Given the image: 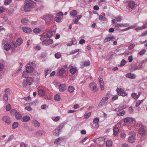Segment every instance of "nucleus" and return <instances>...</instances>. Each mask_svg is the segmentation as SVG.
<instances>
[{
	"label": "nucleus",
	"mask_w": 147,
	"mask_h": 147,
	"mask_svg": "<svg viewBox=\"0 0 147 147\" xmlns=\"http://www.w3.org/2000/svg\"><path fill=\"white\" fill-rule=\"evenodd\" d=\"M135 4L134 2L133 1H130L129 2V7L131 9H133L135 6Z\"/></svg>",
	"instance_id": "a878e982"
},
{
	"label": "nucleus",
	"mask_w": 147,
	"mask_h": 147,
	"mask_svg": "<svg viewBox=\"0 0 147 147\" xmlns=\"http://www.w3.org/2000/svg\"><path fill=\"white\" fill-rule=\"evenodd\" d=\"M76 41V39L75 38H73L71 41V42L69 44V46H71L72 45L74 44V42Z\"/></svg>",
	"instance_id": "49530a36"
},
{
	"label": "nucleus",
	"mask_w": 147,
	"mask_h": 147,
	"mask_svg": "<svg viewBox=\"0 0 147 147\" xmlns=\"http://www.w3.org/2000/svg\"><path fill=\"white\" fill-rule=\"evenodd\" d=\"M60 96L59 94H56L54 96V100L56 101H58L60 100Z\"/></svg>",
	"instance_id": "e433bc0d"
},
{
	"label": "nucleus",
	"mask_w": 147,
	"mask_h": 147,
	"mask_svg": "<svg viewBox=\"0 0 147 147\" xmlns=\"http://www.w3.org/2000/svg\"><path fill=\"white\" fill-rule=\"evenodd\" d=\"M91 114V113L90 112L87 113L86 115H84V118L85 119L88 118Z\"/></svg>",
	"instance_id": "e2e57ef3"
},
{
	"label": "nucleus",
	"mask_w": 147,
	"mask_h": 147,
	"mask_svg": "<svg viewBox=\"0 0 147 147\" xmlns=\"http://www.w3.org/2000/svg\"><path fill=\"white\" fill-rule=\"evenodd\" d=\"M133 110H134L133 109V107L132 106L129 107L128 109V112L130 114H131L133 113Z\"/></svg>",
	"instance_id": "5fc2aeb1"
},
{
	"label": "nucleus",
	"mask_w": 147,
	"mask_h": 147,
	"mask_svg": "<svg viewBox=\"0 0 147 147\" xmlns=\"http://www.w3.org/2000/svg\"><path fill=\"white\" fill-rule=\"evenodd\" d=\"M26 72L23 71L22 74V77L23 78H26L28 77L27 74Z\"/></svg>",
	"instance_id": "13d9d810"
},
{
	"label": "nucleus",
	"mask_w": 147,
	"mask_h": 147,
	"mask_svg": "<svg viewBox=\"0 0 147 147\" xmlns=\"http://www.w3.org/2000/svg\"><path fill=\"white\" fill-rule=\"evenodd\" d=\"M16 118L18 120H19L22 118V116L17 111L16 112L15 115Z\"/></svg>",
	"instance_id": "bb28decb"
},
{
	"label": "nucleus",
	"mask_w": 147,
	"mask_h": 147,
	"mask_svg": "<svg viewBox=\"0 0 147 147\" xmlns=\"http://www.w3.org/2000/svg\"><path fill=\"white\" fill-rule=\"evenodd\" d=\"M36 5V3L32 0H26L24 6L25 12H28Z\"/></svg>",
	"instance_id": "f257e3e1"
},
{
	"label": "nucleus",
	"mask_w": 147,
	"mask_h": 147,
	"mask_svg": "<svg viewBox=\"0 0 147 147\" xmlns=\"http://www.w3.org/2000/svg\"><path fill=\"white\" fill-rule=\"evenodd\" d=\"M126 63V61H125L124 60H122V61H121V63L119 66L120 67L123 66L125 65Z\"/></svg>",
	"instance_id": "09e8293b"
},
{
	"label": "nucleus",
	"mask_w": 147,
	"mask_h": 147,
	"mask_svg": "<svg viewBox=\"0 0 147 147\" xmlns=\"http://www.w3.org/2000/svg\"><path fill=\"white\" fill-rule=\"evenodd\" d=\"M54 33H55V32L51 30H49L47 33V37L49 38L51 37L53 35Z\"/></svg>",
	"instance_id": "aec40b11"
},
{
	"label": "nucleus",
	"mask_w": 147,
	"mask_h": 147,
	"mask_svg": "<svg viewBox=\"0 0 147 147\" xmlns=\"http://www.w3.org/2000/svg\"><path fill=\"white\" fill-rule=\"evenodd\" d=\"M146 50L143 49L140 51L139 54L140 55H142L146 52Z\"/></svg>",
	"instance_id": "bf43d9fd"
},
{
	"label": "nucleus",
	"mask_w": 147,
	"mask_h": 147,
	"mask_svg": "<svg viewBox=\"0 0 147 147\" xmlns=\"http://www.w3.org/2000/svg\"><path fill=\"white\" fill-rule=\"evenodd\" d=\"M120 110H122L123 109H125L126 108V106L125 105H123L121 106H120L119 107Z\"/></svg>",
	"instance_id": "0e129e2a"
},
{
	"label": "nucleus",
	"mask_w": 147,
	"mask_h": 147,
	"mask_svg": "<svg viewBox=\"0 0 147 147\" xmlns=\"http://www.w3.org/2000/svg\"><path fill=\"white\" fill-rule=\"evenodd\" d=\"M143 101V100H137L136 103V107H138L139 105H140L141 104V103Z\"/></svg>",
	"instance_id": "a18cd8bd"
},
{
	"label": "nucleus",
	"mask_w": 147,
	"mask_h": 147,
	"mask_svg": "<svg viewBox=\"0 0 147 147\" xmlns=\"http://www.w3.org/2000/svg\"><path fill=\"white\" fill-rule=\"evenodd\" d=\"M144 127H141L139 129V134L141 136L144 135L145 133V131L144 129Z\"/></svg>",
	"instance_id": "4be33fe9"
},
{
	"label": "nucleus",
	"mask_w": 147,
	"mask_h": 147,
	"mask_svg": "<svg viewBox=\"0 0 147 147\" xmlns=\"http://www.w3.org/2000/svg\"><path fill=\"white\" fill-rule=\"evenodd\" d=\"M65 71V69L63 68H62L59 69L58 73L60 76H61L64 74Z\"/></svg>",
	"instance_id": "f704fd0d"
},
{
	"label": "nucleus",
	"mask_w": 147,
	"mask_h": 147,
	"mask_svg": "<svg viewBox=\"0 0 147 147\" xmlns=\"http://www.w3.org/2000/svg\"><path fill=\"white\" fill-rule=\"evenodd\" d=\"M125 113V112L124 111H123L122 112L117 113V115L118 116H121L124 115Z\"/></svg>",
	"instance_id": "c03bdc74"
},
{
	"label": "nucleus",
	"mask_w": 147,
	"mask_h": 147,
	"mask_svg": "<svg viewBox=\"0 0 147 147\" xmlns=\"http://www.w3.org/2000/svg\"><path fill=\"white\" fill-rule=\"evenodd\" d=\"M125 76L127 78L131 79H134L136 77V76L135 74H131V73H128Z\"/></svg>",
	"instance_id": "4468645a"
},
{
	"label": "nucleus",
	"mask_w": 147,
	"mask_h": 147,
	"mask_svg": "<svg viewBox=\"0 0 147 147\" xmlns=\"http://www.w3.org/2000/svg\"><path fill=\"white\" fill-rule=\"evenodd\" d=\"M115 39V37L113 36H112L111 37H106L104 40V42L105 43L107 42H108L111 40L113 39Z\"/></svg>",
	"instance_id": "5701e85b"
},
{
	"label": "nucleus",
	"mask_w": 147,
	"mask_h": 147,
	"mask_svg": "<svg viewBox=\"0 0 147 147\" xmlns=\"http://www.w3.org/2000/svg\"><path fill=\"white\" fill-rule=\"evenodd\" d=\"M98 79L101 90H103L104 89V82L102 80V76H100Z\"/></svg>",
	"instance_id": "1a4fd4ad"
},
{
	"label": "nucleus",
	"mask_w": 147,
	"mask_h": 147,
	"mask_svg": "<svg viewBox=\"0 0 147 147\" xmlns=\"http://www.w3.org/2000/svg\"><path fill=\"white\" fill-rule=\"evenodd\" d=\"M64 126V124L63 123H61L53 131V135L55 136H58L59 134V131Z\"/></svg>",
	"instance_id": "f03ea898"
},
{
	"label": "nucleus",
	"mask_w": 147,
	"mask_h": 147,
	"mask_svg": "<svg viewBox=\"0 0 147 147\" xmlns=\"http://www.w3.org/2000/svg\"><path fill=\"white\" fill-rule=\"evenodd\" d=\"M22 99H23L26 101L29 102L31 100V98L30 96L27 97H24L22 98Z\"/></svg>",
	"instance_id": "58836bf2"
},
{
	"label": "nucleus",
	"mask_w": 147,
	"mask_h": 147,
	"mask_svg": "<svg viewBox=\"0 0 147 147\" xmlns=\"http://www.w3.org/2000/svg\"><path fill=\"white\" fill-rule=\"evenodd\" d=\"M44 134V132L43 130H39L37 131V136H41Z\"/></svg>",
	"instance_id": "37998d69"
},
{
	"label": "nucleus",
	"mask_w": 147,
	"mask_h": 147,
	"mask_svg": "<svg viewBox=\"0 0 147 147\" xmlns=\"http://www.w3.org/2000/svg\"><path fill=\"white\" fill-rule=\"evenodd\" d=\"M90 89L94 92H96L98 90V88L96 84L94 82L90 83L89 84Z\"/></svg>",
	"instance_id": "423d86ee"
},
{
	"label": "nucleus",
	"mask_w": 147,
	"mask_h": 147,
	"mask_svg": "<svg viewBox=\"0 0 147 147\" xmlns=\"http://www.w3.org/2000/svg\"><path fill=\"white\" fill-rule=\"evenodd\" d=\"M129 25L127 23L121 24L120 25V27H125L128 26Z\"/></svg>",
	"instance_id": "3c124183"
},
{
	"label": "nucleus",
	"mask_w": 147,
	"mask_h": 147,
	"mask_svg": "<svg viewBox=\"0 0 147 147\" xmlns=\"http://www.w3.org/2000/svg\"><path fill=\"white\" fill-rule=\"evenodd\" d=\"M11 90L9 88H7L5 90V93L4 94H5L7 95H9L11 94Z\"/></svg>",
	"instance_id": "7c9ffc66"
},
{
	"label": "nucleus",
	"mask_w": 147,
	"mask_h": 147,
	"mask_svg": "<svg viewBox=\"0 0 147 147\" xmlns=\"http://www.w3.org/2000/svg\"><path fill=\"white\" fill-rule=\"evenodd\" d=\"M115 19L116 21L120 22L122 20V18L121 16H119L118 17L116 18Z\"/></svg>",
	"instance_id": "603ef678"
},
{
	"label": "nucleus",
	"mask_w": 147,
	"mask_h": 147,
	"mask_svg": "<svg viewBox=\"0 0 147 147\" xmlns=\"http://www.w3.org/2000/svg\"><path fill=\"white\" fill-rule=\"evenodd\" d=\"M11 45L9 44H6L4 46V49L6 51L9 50L11 48Z\"/></svg>",
	"instance_id": "393cba45"
},
{
	"label": "nucleus",
	"mask_w": 147,
	"mask_h": 147,
	"mask_svg": "<svg viewBox=\"0 0 147 147\" xmlns=\"http://www.w3.org/2000/svg\"><path fill=\"white\" fill-rule=\"evenodd\" d=\"M12 0H5L4 1V4L5 5H8L11 2Z\"/></svg>",
	"instance_id": "052dcab7"
},
{
	"label": "nucleus",
	"mask_w": 147,
	"mask_h": 147,
	"mask_svg": "<svg viewBox=\"0 0 147 147\" xmlns=\"http://www.w3.org/2000/svg\"><path fill=\"white\" fill-rule=\"evenodd\" d=\"M75 88L72 86H69L68 88V90L70 93H72L74 92Z\"/></svg>",
	"instance_id": "2f4dec72"
},
{
	"label": "nucleus",
	"mask_w": 147,
	"mask_h": 147,
	"mask_svg": "<svg viewBox=\"0 0 147 147\" xmlns=\"http://www.w3.org/2000/svg\"><path fill=\"white\" fill-rule=\"evenodd\" d=\"M147 27V24H144L141 27L136 28V30H137V29H139L140 30H142L145 28Z\"/></svg>",
	"instance_id": "79ce46f5"
},
{
	"label": "nucleus",
	"mask_w": 147,
	"mask_h": 147,
	"mask_svg": "<svg viewBox=\"0 0 147 147\" xmlns=\"http://www.w3.org/2000/svg\"><path fill=\"white\" fill-rule=\"evenodd\" d=\"M124 122L126 123H130L135 122V119L131 117H127L123 119Z\"/></svg>",
	"instance_id": "39448f33"
},
{
	"label": "nucleus",
	"mask_w": 147,
	"mask_h": 147,
	"mask_svg": "<svg viewBox=\"0 0 147 147\" xmlns=\"http://www.w3.org/2000/svg\"><path fill=\"white\" fill-rule=\"evenodd\" d=\"M2 120L6 123L9 124L11 123L10 118L8 116H5L3 117Z\"/></svg>",
	"instance_id": "ddd939ff"
},
{
	"label": "nucleus",
	"mask_w": 147,
	"mask_h": 147,
	"mask_svg": "<svg viewBox=\"0 0 147 147\" xmlns=\"http://www.w3.org/2000/svg\"><path fill=\"white\" fill-rule=\"evenodd\" d=\"M71 67V68L69 70L71 74H74L77 71V69L76 68L73 67V66H71V65L69 66L68 68H69Z\"/></svg>",
	"instance_id": "2eb2a0df"
},
{
	"label": "nucleus",
	"mask_w": 147,
	"mask_h": 147,
	"mask_svg": "<svg viewBox=\"0 0 147 147\" xmlns=\"http://www.w3.org/2000/svg\"><path fill=\"white\" fill-rule=\"evenodd\" d=\"M25 81L27 82L28 85H31L33 82V80L31 77H28Z\"/></svg>",
	"instance_id": "f3484780"
},
{
	"label": "nucleus",
	"mask_w": 147,
	"mask_h": 147,
	"mask_svg": "<svg viewBox=\"0 0 147 147\" xmlns=\"http://www.w3.org/2000/svg\"><path fill=\"white\" fill-rule=\"evenodd\" d=\"M61 56V54L60 53H56L55 55V57L57 59H59Z\"/></svg>",
	"instance_id": "ea45409f"
},
{
	"label": "nucleus",
	"mask_w": 147,
	"mask_h": 147,
	"mask_svg": "<svg viewBox=\"0 0 147 147\" xmlns=\"http://www.w3.org/2000/svg\"><path fill=\"white\" fill-rule=\"evenodd\" d=\"M98 144H100V145L103 144L105 143V139L103 137H101L97 138Z\"/></svg>",
	"instance_id": "9d476101"
},
{
	"label": "nucleus",
	"mask_w": 147,
	"mask_h": 147,
	"mask_svg": "<svg viewBox=\"0 0 147 147\" xmlns=\"http://www.w3.org/2000/svg\"><path fill=\"white\" fill-rule=\"evenodd\" d=\"M32 124L34 126H37V120L35 119H33L32 122Z\"/></svg>",
	"instance_id": "864d4df0"
},
{
	"label": "nucleus",
	"mask_w": 147,
	"mask_h": 147,
	"mask_svg": "<svg viewBox=\"0 0 147 147\" xmlns=\"http://www.w3.org/2000/svg\"><path fill=\"white\" fill-rule=\"evenodd\" d=\"M135 136H129L128 139V142L131 143L134 142L136 140Z\"/></svg>",
	"instance_id": "412c9836"
},
{
	"label": "nucleus",
	"mask_w": 147,
	"mask_h": 147,
	"mask_svg": "<svg viewBox=\"0 0 147 147\" xmlns=\"http://www.w3.org/2000/svg\"><path fill=\"white\" fill-rule=\"evenodd\" d=\"M23 42L22 38H19L17 39L16 41V43L17 45L20 46L22 43Z\"/></svg>",
	"instance_id": "c756f323"
},
{
	"label": "nucleus",
	"mask_w": 147,
	"mask_h": 147,
	"mask_svg": "<svg viewBox=\"0 0 147 147\" xmlns=\"http://www.w3.org/2000/svg\"><path fill=\"white\" fill-rule=\"evenodd\" d=\"M8 95L4 94L3 95V98L4 100L6 102H7L8 100Z\"/></svg>",
	"instance_id": "de8ad7c7"
},
{
	"label": "nucleus",
	"mask_w": 147,
	"mask_h": 147,
	"mask_svg": "<svg viewBox=\"0 0 147 147\" xmlns=\"http://www.w3.org/2000/svg\"><path fill=\"white\" fill-rule=\"evenodd\" d=\"M22 30L24 32L27 33H29L32 31V30L30 28L27 27H23Z\"/></svg>",
	"instance_id": "dca6fc26"
},
{
	"label": "nucleus",
	"mask_w": 147,
	"mask_h": 147,
	"mask_svg": "<svg viewBox=\"0 0 147 147\" xmlns=\"http://www.w3.org/2000/svg\"><path fill=\"white\" fill-rule=\"evenodd\" d=\"M118 95L123 96H126L127 94L124 90L122 88H117L116 89Z\"/></svg>",
	"instance_id": "20e7f679"
},
{
	"label": "nucleus",
	"mask_w": 147,
	"mask_h": 147,
	"mask_svg": "<svg viewBox=\"0 0 147 147\" xmlns=\"http://www.w3.org/2000/svg\"><path fill=\"white\" fill-rule=\"evenodd\" d=\"M59 90L62 92H64L66 89V87L65 84H60L59 86Z\"/></svg>",
	"instance_id": "9b49d317"
},
{
	"label": "nucleus",
	"mask_w": 147,
	"mask_h": 147,
	"mask_svg": "<svg viewBox=\"0 0 147 147\" xmlns=\"http://www.w3.org/2000/svg\"><path fill=\"white\" fill-rule=\"evenodd\" d=\"M53 43V41L52 39H49L48 40H44L42 42V44L45 45H49L52 44Z\"/></svg>",
	"instance_id": "6e6552de"
},
{
	"label": "nucleus",
	"mask_w": 147,
	"mask_h": 147,
	"mask_svg": "<svg viewBox=\"0 0 147 147\" xmlns=\"http://www.w3.org/2000/svg\"><path fill=\"white\" fill-rule=\"evenodd\" d=\"M28 22V19L27 18H24L21 20L22 23L24 24H27Z\"/></svg>",
	"instance_id": "c85d7f7f"
},
{
	"label": "nucleus",
	"mask_w": 147,
	"mask_h": 147,
	"mask_svg": "<svg viewBox=\"0 0 147 147\" xmlns=\"http://www.w3.org/2000/svg\"><path fill=\"white\" fill-rule=\"evenodd\" d=\"M18 125V123L17 122H14L12 124V128L13 129H14L16 128Z\"/></svg>",
	"instance_id": "72a5a7b5"
},
{
	"label": "nucleus",
	"mask_w": 147,
	"mask_h": 147,
	"mask_svg": "<svg viewBox=\"0 0 147 147\" xmlns=\"http://www.w3.org/2000/svg\"><path fill=\"white\" fill-rule=\"evenodd\" d=\"M119 131V129L117 127L115 126L113 129V135H116Z\"/></svg>",
	"instance_id": "cd10ccee"
},
{
	"label": "nucleus",
	"mask_w": 147,
	"mask_h": 147,
	"mask_svg": "<svg viewBox=\"0 0 147 147\" xmlns=\"http://www.w3.org/2000/svg\"><path fill=\"white\" fill-rule=\"evenodd\" d=\"M38 95L41 97H43L45 94V91L42 89H40L38 91Z\"/></svg>",
	"instance_id": "a211bd4d"
},
{
	"label": "nucleus",
	"mask_w": 147,
	"mask_h": 147,
	"mask_svg": "<svg viewBox=\"0 0 147 147\" xmlns=\"http://www.w3.org/2000/svg\"><path fill=\"white\" fill-rule=\"evenodd\" d=\"M90 64V62L89 61H85L84 62L83 65L85 66H88Z\"/></svg>",
	"instance_id": "6e6d98bb"
},
{
	"label": "nucleus",
	"mask_w": 147,
	"mask_h": 147,
	"mask_svg": "<svg viewBox=\"0 0 147 147\" xmlns=\"http://www.w3.org/2000/svg\"><path fill=\"white\" fill-rule=\"evenodd\" d=\"M70 15L72 16L75 17L77 16V12L76 10H72L71 11Z\"/></svg>",
	"instance_id": "473e14b6"
},
{
	"label": "nucleus",
	"mask_w": 147,
	"mask_h": 147,
	"mask_svg": "<svg viewBox=\"0 0 147 147\" xmlns=\"http://www.w3.org/2000/svg\"><path fill=\"white\" fill-rule=\"evenodd\" d=\"M79 49H76L75 50H72L71 51L70 53V54L72 55L74 54L79 51Z\"/></svg>",
	"instance_id": "4d7b16f0"
},
{
	"label": "nucleus",
	"mask_w": 147,
	"mask_h": 147,
	"mask_svg": "<svg viewBox=\"0 0 147 147\" xmlns=\"http://www.w3.org/2000/svg\"><path fill=\"white\" fill-rule=\"evenodd\" d=\"M131 96L135 100H136L138 98L137 94L136 93L134 92H133L131 94Z\"/></svg>",
	"instance_id": "4c0bfd02"
},
{
	"label": "nucleus",
	"mask_w": 147,
	"mask_h": 147,
	"mask_svg": "<svg viewBox=\"0 0 147 147\" xmlns=\"http://www.w3.org/2000/svg\"><path fill=\"white\" fill-rule=\"evenodd\" d=\"M108 99L109 98L107 97H103L98 105V106L99 107H102V105L105 104Z\"/></svg>",
	"instance_id": "0eeeda50"
},
{
	"label": "nucleus",
	"mask_w": 147,
	"mask_h": 147,
	"mask_svg": "<svg viewBox=\"0 0 147 147\" xmlns=\"http://www.w3.org/2000/svg\"><path fill=\"white\" fill-rule=\"evenodd\" d=\"M20 147H27V144L22 142L20 144Z\"/></svg>",
	"instance_id": "774afa93"
},
{
	"label": "nucleus",
	"mask_w": 147,
	"mask_h": 147,
	"mask_svg": "<svg viewBox=\"0 0 147 147\" xmlns=\"http://www.w3.org/2000/svg\"><path fill=\"white\" fill-rule=\"evenodd\" d=\"M28 85V83L25 80L22 83V86L23 88H27V86Z\"/></svg>",
	"instance_id": "a19ab883"
},
{
	"label": "nucleus",
	"mask_w": 147,
	"mask_h": 147,
	"mask_svg": "<svg viewBox=\"0 0 147 147\" xmlns=\"http://www.w3.org/2000/svg\"><path fill=\"white\" fill-rule=\"evenodd\" d=\"M30 119V117L28 115H26L23 117L22 119V121L25 122L28 121Z\"/></svg>",
	"instance_id": "6ab92c4d"
},
{
	"label": "nucleus",
	"mask_w": 147,
	"mask_h": 147,
	"mask_svg": "<svg viewBox=\"0 0 147 147\" xmlns=\"http://www.w3.org/2000/svg\"><path fill=\"white\" fill-rule=\"evenodd\" d=\"M99 119L98 118L96 117L94 119L93 122L94 123H97L99 121Z\"/></svg>",
	"instance_id": "69168bd1"
},
{
	"label": "nucleus",
	"mask_w": 147,
	"mask_h": 147,
	"mask_svg": "<svg viewBox=\"0 0 147 147\" xmlns=\"http://www.w3.org/2000/svg\"><path fill=\"white\" fill-rule=\"evenodd\" d=\"M42 19H44L46 22L49 23L52 20L53 18V16L52 15L48 14L42 17L41 18Z\"/></svg>",
	"instance_id": "7ed1b4c3"
},
{
	"label": "nucleus",
	"mask_w": 147,
	"mask_h": 147,
	"mask_svg": "<svg viewBox=\"0 0 147 147\" xmlns=\"http://www.w3.org/2000/svg\"><path fill=\"white\" fill-rule=\"evenodd\" d=\"M99 19L101 21H105L107 20L106 18L103 17L102 15H100L99 16Z\"/></svg>",
	"instance_id": "c9c22d12"
},
{
	"label": "nucleus",
	"mask_w": 147,
	"mask_h": 147,
	"mask_svg": "<svg viewBox=\"0 0 147 147\" xmlns=\"http://www.w3.org/2000/svg\"><path fill=\"white\" fill-rule=\"evenodd\" d=\"M133 27H134L133 26H131L128 27V28H125V29H122L121 30V31H125L126 30H128L129 29H132Z\"/></svg>",
	"instance_id": "680f3d73"
},
{
	"label": "nucleus",
	"mask_w": 147,
	"mask_h": 147,
	"mask_svg": "<svg viewBox=\"0 0 147 147\" xmlns=\"http://www.w3.org/2000/svg\"><path fill=\"white\" fill-rule=\"evenodd\" d=\"M34 70L33 67L31 65L27 66L26 67V71L27 73H32Z\"/></svg>",
	"instance_id": "f8f14e48"
},
{
	"label": "nucleus",
	"mask_w": 147,
	"mask_h": 147,
	"mask_svg": "<svg viewBox=\"0 0 147 147\" xmlns=\"http://www.w3.org/2000/svg\"><path fill=\"white\" fill-rule=\"evenodd\" d=\"M113 142L112 141L109 140L106 141V147H111L112 145Z\"/></svg>",
	"instance_id": "b1692460"
},
{
	"label": "nucleus",
	"mask_w": 147,
	"mask_h": 147,
	"mask_svg": "<svg viewBox=\"0 0 147 147\" xmlns=\"http://www.w3.org/2000/svg\"><path fill=\"white\" fill-rule=\"evenodd\" d=\"M11 109V106L10 104L7 105L6 106V110L7 111H9Z\"/></svg>",
	"instance_id": "8fccbe9b"
},
{
	"label": "nucleus",
	"mask_w": 147,
	"mask_h": 147,
	"mask_svg": "<svg viewBox=\"0 0 147 147\" xmlns=\"http://www.w3.org/2000/svg\"><path fill=\"white\" fill-rule=\"evenodd\" d=\"M14 138V136L13 135H11L8 138L7 142H8L11 141Z\"/></svg>",
	"instance_id": "338daca9"
}]
</instances>
